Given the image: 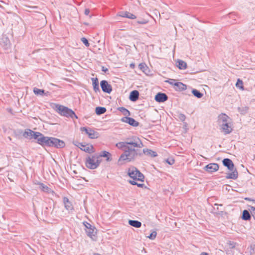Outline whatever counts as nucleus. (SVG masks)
I'll list each match as a JSON object with an SVG mask.
<instances>
[{"instance_id": "nucleus-1", "label": "nucleus", "mask_w": 255, "mask_h": 255, "mask_svg": "<svg viewBox=\"0 0 255 255\" xmlns=\"http://www.w3.org/2000/svg\"><path fill=\"white\" fill-rule=\"evenodd\" d=\"M116 146L124 151L118 160L119 164L122 165L134 160L138 155L136 148H141L143 145L139 138L135 137L132 141L119 142Z\"/></svg>"}, {"instance_id": "nucleus-2", "label": "nucleus", "mask_w": 255, "mask_h": 255, "mask_svg": "<svg viewBox=\"0 0 255 255\" xmlns=\"http://www.w3.org/2000/svg\"><path fill=\"white\" fill-rule=\"evenodd\" d=\"M223 165L228 167V169L232 172L227 174L226 178L228 179H236L238 177V173L236 169L234 168V165L233 161L229 158H225L223 160Z\"/></svg>"}, {"instance_id": "nucleus-3", "label": "nucleus", "mask_w": 255, "mask_h": 255, "mask_svg": "<svg viewBox=\"0 0 255 255\" xmlns=\"http://www.w3.org/2000/svg\"><path fill=\"white\" fill-rule=\"evenodd\" d=\"M100 162L101 160L99 158L98 154H95L86 158L85 164L87 168L95 169L99 166Z\"/></svg>"}, {"instance_id": "nucleus-4", "label": "nucleus", "mask_w": 255, "mask_h": 255, "mask_svg": "<svg viewBox=\"0 0 255 255\" xmlns=\"http://www.w3.org/2000/svg\"><path fill=\"white\" fill-rule=\"evenodd\" d=\"M56 111L61 116L66 117H70L73 118L74 117L76 119L78 118L77 116L75 115L74 111L69 109L68 107L57 104L55 106Z\"/></svg>"}, {"instance_id": "nucleus-5", "label": "nucleus", "mask_w": 255, "mask_h": 255, "mask_svg": "<svg viewBox=\"0 0 255 255\" xmlns=\"http://www.w3.org/2000/svg\"><path fill=\"white\" fill-rule=\"evenodd\" d=\"M128 174L133 179L132 181H144V175L134 167H131L128 168Z\"/></svg>"}, {"instance_id": "nucleus-6", "label": "nucleus", "mask_w": 255, "mask_h": 255, "mask_svg": "<svg viewBox=\"0 0 255 255\" xmlns=\"http://www.w3.org/2000/svg\"><path fill=\"white\" fill-rule=\"evenodd\" d=\"M83 224L85 227V230L87 236L92 239L94 240L95 238H96L97 234L96 228L87 222H84Z\"/></svg>"}, {"instance_id": "nucleus-7", "label": "nucleus", "mask_w": 255, "mask_h": 255, "mask_svg": "<svg viewBox=\"0 0 255 255\" xmlns=\"http://www.w3.org/2000/svg\"><path fill=\"white\" fill-rule=\"evenodd\" d=\"M51 137L45 136L41 132H39L38 138L37 139V143L42 146H49L50 143L51 142Z\"/></svg>"}, {"instance_id": "nucleus-8", "label": "nucleus", "mask_w": 255, "mask_h": 255, "mask_svg": "<svg viewBox=\"0 0 255 255\" xmlns=\"http://www.w3.org/2000/svg\"><path fill=\"white\" fill-rule=\"evenodd\" d=\"M39 132L34 131L30 129L27 128L25 130L22 134V136L25 138L29 139L33 138L35 139H37L38 138V135Z\"/></svg>"}, {"instance_id": "nucleus-9", "label": "nucleus", "mask_w": 255, "mask_h": 255, "mask_svg": "<svg viewBox=\"0 0 255 255\" xmlns=\"http://www.w3.org/2000/svg\"><path fill=\"white\" fill-rule=\"evenodd\" d=\"M65 145V144L63 140L55 137H51V142L50 143L49 147H54L57 148H60L64 147Z\"/></svg>"}, {"instance_id": "nucleus-10", "label": "nucleus", "mask_w": 255, "mask_h": 255, "mask_svg": "<svg viewBox=\"0 0 255 255\" xmlns=\"http://www.w3.org/2000/svg\"><path fill=\"white\" fill-rule=\"evenodd\" d=\"M82 131H85L88 137L91 139L97 138L99 136V133L91 128L86 127L81 128Z\"/></svg>"}, {"instance_id": "nucleus-11", "label": "nucleus", "mask_w": 255, "mask_h": 255, "mask_svg": "<svg viewBox=\"0 0 255 255\" xmlns=\"http://www.w3.org/2000/svg\"><path fill=\"white\" fill-rule=\"evenodd\" d=\"M100 85L104 92L110 94L112 91V87L106 80L101 81Z\"/></svg>"}, {"instance_id": "nucleus-12", "label": "nucleus", "mask_w": 255, "mask_h": 255, "mask_svg": "<svg viewBox=\"0 0 255 255\" xmlns=\"http://www.w3.org/2000/svg\"><path fill=\"white\" fill-rule=\"evenodd\" d=\"M78 147L82 150L89 153H91L94 152V148L92 145L86 144L84 145L83 143H79Z\"/></svg>"}, {"instance_id": "nucleus-13", "label": "nucleus", "mask_w": 255, "mask_h": 255, "mask_svg": "<svg viewBox=\"0 0 255 255\" xmlns=\"http://www.w3.org/2000/svg\"><path fill=\"white\" fill-rule=\"evenodd\" d=\"M219 165L217 163H209L205 167V169L208 172L212 173L219 169Z\"/></svg>"}, {"instance_id": "nucleus-14", "label": "nucleus", "mask_w": 255, "mask_h": 255, "mask_svg": "<svg viewBox=\"0 0 255 255\" xmlns=\"http://www.w3.org/2000/svg\"><path fill=\"white\" fill-rule=\"evenodd\" d=\"M122 121L133 127H137L139 125L138 122L136 121L134 119L130 117H124L122 119Z\"/></svg>"}, {"instance_id": "nucleus-15", "label": "nucleus", "mask_w": 255, "mask_h": 255, "mask_svg": "<svg viewBox=\"0 0 255 255\" xmlns=\"http://www.w3.org/2000/svg\"><path fill=\"white\" fill-rule=\"evenodd\" d=\"M230 118L226 114L222 113L218 116V122L222 125V124H226L229 122Z\"/></svg>"}, {"instance_id": "nucleus-16", "label": "nucleus", "mask_w": 255, "mask_h": 255, "mask_svg": "<svg viewBox=\"0 0 255 255\" xmlns=\"http://www.w3.org/2000/svg\"><path fill=\"white\" fill-rule=\"evenodd\" d=\"M168 96L164 93H158L155 97V100L156 102L161 103L167 100Z\"/></svg>"}, {"instance_id": "nucleus-17", "label": "nucleus", "mask_w": 255, "mask_h": 255, "mask_svg": "<svg viewBox=\"0 0 255 255\" xmlns=\"http://www.w3.org/2000/svg\"><path fill=\"white\" fill-rule=\"evenodd\" d=\"M230 123L229 122L226 124H222V125H221L223 132L226 134L230 133L233 130L231 126L230 125Z\"/></svg>"}, {"instance_id": "nucleus-18", "label": "nucleus", "mask_w": 255, "mask_h": 255, "mask_svg": "<svg viewBox=\"0 0 255 255\" xmlns=\"http://www.w3.org/2000/svg\"><path fill=\"white\" fill-rule=\"evenodd\" d=\"M63 203L65 209L67 210H73L74 209L72 203L69 200V199L64 197L63 199Z\"/></svg>"}, {"instance_id": "nucleus-19", "label": "nucleus", "mask_w": 255, "mask_h": 255, "mask_svg": "<svg viewBox=\"0 0 255 255\" xmlns=\"http://www.w3.org/2000/svg\"><path fill=\"white\" fill-rule=\"evenodd\" d=\"M143 152L145 155L151 157H155L157 156V154L155 151L148 148H144Z\"/></svg>"}, {"instance_id": "nucleus-20", "label": "nucleus", "mask_w": 255, "mask_h": 255, "mask_svg": "<svg viewBox=\"0 0 255 255\" xmlns=\"http://www.w3.org/2000/svg\"><path fill=\"white\" fill-rule=\"evenodd\" d=\"M91 80L92 81V85L93 87V90L95 92L97 93L100 92V88L99 86V81L97 78H92Z\"/></svg>"}, {"instance_id": "nucleus-21", "label": "nucleus", "mask_w": 255, "mask_h": 255, "mask_svg": "<svg viewBox=\"0 0 255 255\" xmlns=\"http://www.w3.org/2000/svg\"><path fill=\"white\" fill-rule=\"evenodd\" d=\"M38 185H39V186L40 189L43 192H44L47 193L53 192V191L50 188H49L47 186L44 184L43 183L39 182L38 183Z\"/></svg>"}, {"instance_id": "nucleus-22", "label": "nucleus", "mask_w": 255, "mask_h": 255, "mask_svg": "<svg viewBox=\"0 0 255 255\" xmlns=\"http://www.w3.org/2000/svg\"><path fill=\"white\" fill-rule=\"evenodd\" d=\"M139 97V92L136 90L132 91L130 92L129 99L132 102L136 101Z\"/></svg>"}, {"instance_id": "nucleus-23", "label": "nucleus", "mask_w": 255, "mask_h": 255, "mask_svg": "<svg viewBox=\"0 0 255 255\" xmlns=\"http://www.w3.org/2000/svg\"><path fill=\"white\" fill-rule=\"evenodd\" d=\"M120 16L123 17L128 18L131 19H135L136 17L134 14L128 11L122 12L120 14Z\"/></svg>"}, {"instance_id": "nucleus-24", "label": "nucleus", "mask_w": 255, "mask_h": 255, "mask_svg": "<svg viewBox=\"0 0 255 255\" xmlns=\"http://www.w3.org/2000/svg\"><path fill=\"white\" fill-rule=\"evenodd\" d=\"M187 89L186 85L180 82H177L175 87V89L176 91H183Z\"/></svg>"}, {"instance_id": "nucleus-25", "label": "nucleus", "mask_w": 255, "mask_h": 255, "mask_svg": "<svg viewBox=\"0 0 255 255\" xmlns=\"http://www.w3.org/2000/svg\"><path fill=\"white\" fill-rule=\"evenodd\" d=\"M33 92L35 95H45L48 96L49 95V92H47L46 93H45V91L44 90L42 89H39L37 88H34L33 89Z\"/></svg>"}, {"instance_id": "nucleus-26", "label": "nucleus", "mask_w": 255, "mask_h": 255, "mask_svg": "<svg viewBox=\"0 0 255 255\" xmlns=\"http://www.w3.org/2000/svg\"><path fill=\"white\" fill-rule=\"evenodd\" d=\"M128 224L129 225L137 228L141 227L142 225L140 222L136 220H129Z\"/></svg>"}, {"instance_id": "nucleus-27", "label": "nucleus", "mask_w": 255, "mask_h": 255, "mask_svg": "<svg viewBox=\"0 0 255 255\" xmlns=\"http://www.w3.org/2000/svg\"><path fill=\"white\" fill-rule=\"evenodd\" d=\"M99 158L100 159L101 157H107V161H110L111 159H110L111 154L106 151H102L100 154H98Z\"/></svg>"}, {"instance_id": "nucleus-28", "label": "nucleus", "mask_w": 255, "mask_h": 255, "mask_svg": "<svg viewBox=\"0 0 255 255\" xmlns=\"http://www.w3.org/2000/svg\"><path fill=\"white\" fill-rule=\"evenodd\" d=\"M251 218V215L248 210H245L243 212L242 219L245 221L250 220Z\"/></svg>"}, {"instance_id": "nucleus-29", "label": "nucleus", "mask_w": 255, "mask_h": 255, "mask_svg": "<svg viewBox=\"0 0 255 255\" xmlns=\"http://www.w3.org/2000/svg\"><path fill=\"white\" fill-rule=\"evenodd\" d=\"M106 111V109L104 107H98L96 108V113L98 115L104 114Z\"/></svg>"}, {"instance_id": "nucleus-30", "label": "nucleus", "mask_w": 255, "mask_h": 255, "mask_svg": "<svg viewBox=\"0 0 255 255\" xmlns=\"http://www.w3.org/2000/svg\"><path fill=\"white\" fill-rule=\"evenodd\" d=\"M192 93L195 97L198 98H201L203 96V94L202 93H201L200 91L195 89H193L192 90Z\"/></svg>"}, {"instance_id": "nucleus-31", "label": "nucleus", "mask_w": 255, "mask_h": 255, "mask_svg": "<svg viewBox=\"0 0 255 255\" xmlns=\"http://www.w3.org/2000/svg\"><path fill=\"white\" fill-rule=\"evenodd\" d=\"M178 66L180 69H185L186 68L187 64L184 61L180 60L178 61Z\"/></svg>"}, {"instance_id": "nucleus-32", "label": "nucleus", "mask_w": 255, "mask_h": 255, "mask_svg": "<svg viewBox=\"0 0 255 255\" xmlns=\"http://www.w3.org/2000/svg\"><path fill=\"white\" fill-rule=\"evenodd\" d=\"M119 110L124 114V115L126 116V117L130 115V112L129 111L124 107L120 108Z\"/></svg>"}, {"instance_id": "nucleus-33", "label": "nucleus", "mask_w": 255, "mask_h": 255, "mask_svg": "<svg viewBox=\"0 0 255 255\" xmlns=\"http://www.w3.org/2000/svg\"><path fill=\"white\" fill-rule=\"evenodd\" d=\"M249 110V108L247 107H245L243 108H239L238 111L241 114H246Z\"/></svg>"}, {"instance_id": "nucleus-34", "label": "nucleus", "mask_w": 255, "mask_h": 255, "mask_svg": "<svg viewBox=\"0 0 255 255\" xmlns=\"http://www.w3.org/2000/svg\"><path fill=\"white\" fill-rule=\"evenodd\" d=\"M236 86L239 88L243 89L244 87L243 81L240 79H238L236 83Z\"/></svg>"}, {"instance_id": "nucleus-35", "label": "nucleus", "mask_w": 255, "mask_h": 255, "mask_svg": "<svg viewBox=\"0 0 255 255\" xmlns=\"http://www.w3.org/2000/svg\"><path fill=\"white\" fill-rule=\"evenodd\" d=\"M129 183L131 184V185H137L138 187H141V188H142L144 186H145L144 184H141V183H138L137 182H136V181H131L130 180L129 181Z\"/></svg>"}, {"instance_id": "nucleus-36", "label": "nucleus", "mask_w": 255, "mask_h": 255, "mask_svg": "<svg viewBox=\"0 0 255 255\" xmlns=\"http://www.w3.org/2000/svg\"><path fill=\"white\" fill-rule=\"evenodd\" d=\"M157 236V233L155 231H153L150 235L149 236H147V237L152 240H154Z\"/></svg>"}, {"instance_id": "nucleus-37", "label": "nucleus", "mask_w": 255, "mask_h": 255, "mask_svg": "<svg viewBox=\"0 0 255 255\" xmlns=\"http://www.w3.org/2000/svg\"><path fill=\"white\" fill-rule=\"evenodd\" d=\"M138 67L140 70H141L143 72H145V71L147 69V66L146 64L144 63H140L138 65Z\"/></svg>"}, {"instance_id": "nucleus-38", "label": "nucleus", "mask_w": 255, "mask_h": 255, "mask_svg": "<svg viewBox=\"0 0 255 255\" xmlns=\"http://www.w3.org/2000/svg\"><path fill=\"white\" fill-rule=\"evenodd\" d=\"M165 82L169 83V84H170L171 85H173L174 86V87H175L176 84L177 83L176 80L175 79H169V80H166Z\"/></svg>"}, {"instance_id": "nucleus-39", "label": "nucleus", "mask_w": 255, "mask_h": 255, "mask_svg": "<svg viewBox=\"0 0 255 255\" xmlns=\"http://www.w3.org/2000/svg\"><path fill=\"white\" fill-rule=\"evenodd\" d=\"M249 210L250 211L252 216L255 220V207L253 206H250Z\"/></svg>"}, {"instance_id": "nucleus-40", "label": "nucleus", "mask_w": 255, "mask_h": 255, "mask_svg": "<svg viewBox=\"0 0 255 255\" xmlns=\"http://www.w3.org/2000/svg\"><path fill=\"white\" fill-rule=\"evenodd\" d=\"M81 40V41L85 44L86 46H89L90 44L88 42V40L85 37H82Z\"/></svg>"}, {"instance_id": "nucleus-41", "label": "nucleus", "mask_w": 255, "mask_h": 255, "mask_svg": "<svg viewBox=\"0 0 255 255\" xmlns=\"http://www.w3.org/2000/svg\"><path fill=\"white\" fill-rule=\"evenodd\" d=\"M178 118L179 119V120L182 121V122H184L185 119H186V116L184 114H180L179 115H178Z\"/></svg>"}, {"instance_id": "nucleus-42", "label": "nucleus", "mask_w": 255, "mask_h": 255, "mask_svg": "<svg viewBox=\"0 0 255 255\" xmlns=\"http://www.w3.org/2000/svg\"><path fill=\"white\" fill-rule=\"evenodd\" d=\"M138 24H144L148 22V20L145 19H143L140 20H138L136 22Z\"/></svg>"}, {"instance_id": "nucleus-43", "label": "nucleus", "mask_w": 255, "mask_h": 255, "mask_svg": "<svg viewBox=\"0 0 255 255\" xmlns=\"http://www.w3.org/2000/svg\"><path fill=\"white\" fill-rule=\"evenodd\" d=\"M250 253L251 254H255V245H252L250 246Z\"/></svg>"}, {"instance_id": "nucleus-44", "label": "nucleus", "mask_w": 255, "mask_h": 255, "mask_svg": "<svg viewBox=\"0 0 255 255\" xmlns=\"http://www.w3.org/2000/svg\"><path fill=\"white\" fill-rule=\"evenodd\" d=\"M230 246L231 247V248L233 249L235 248L236 247V244L233 242H230L229 243Z\"/></svg>"}, {"instance_id": "nucleus-45", "label": "nucleus", "mask_w": 255, "mask_h": 255, "mask_svg": "<svg viewBox=\"0 0 255 255\" xmlns=\"http://www.w3.org/2000/svg\"><path fill=\"white\" fill-rule=\"evenodd\" d=\"M84 13L85 15H88L90 13V10L88 8L85 9Z\"/></svg>"}, {"instance_id": "nucleus-46", "label": "nucleus", "mask_w": 255, "mask_h": 255, "mask_svg": "<svg viewBox=\"0 0 255 255\" xmlns=\"http://www.w3.org/2000/svg\"><path fill=\"white\" fill-rule=\"evenodd\" d=\"M166 162L170 165H172L174 163V160H171L169 161L168 160H167Z\"/></svg>"}, {"instance_id": "nucleus-47", "label": "nucleus", "mask_w": 255, "mask_h": 255, "mask_svg": "<svg viewBox=\"0 0 255 255\" xmlns=\"http://www.w3.org/2000/svg\"><path fill=\"white\" fill-rule=\"evenodd\" d=\"M102 71L106 72L108 71V69L106 68H105L104 66L102 67Z\"/></svg>"}, {"instance_id": "nucleus-48", "label": "nucleus", "mask_w": 255, "mask_h": 255, "mask_svg": "<svg viewBox=\"0 0 255 255\" xmlns=\"http://www.w3.org/2000/svg\"><path fill=\"white\" fill-rule=\"evenodd\" d=\"M200 255H209L208 253L205 252H202L201 253Z\"/></svg>"}, {"instance_id": "nucleus-49", "label": "nucleus", "mask_w": 255, "mask_h": 255, "mask_svg": "<svg viewBox=\"0 0 255 255\" xmlns=\"http://www.w3.org/2000/svg\"><path fill=\"white\" fill-rule=\"evenodd\" d=\"M245 200H247V201H254V200H252V199H251V198H245Z\"/></svg>"}, {"instance_id": "nucleus-50", "label": "nucleus", "mask_w": 255, "mask_h": 255, "mask_svg": "<svg viewBox=\"0 0 255 255\" xmlns=\"http://www.w3.org/2000/svg\"><path fill=\"white\" fill-rule=\"evenodd\" d=\"M134 64H130V67H134Z\"/></svg>"}, {"instance_id": "nucleus-51", "label": "nucleus", "mask_w": 255, "mask_h": 255, "mask_svg": "<svg viewBox=\"0 0 255 255\" xmlns=\"http://www.w3.org/2000/svg\"><path fill=\"white\" fill-rule=\"evenodd\" d=\"M29 7H31V6H29ZM32 7H33V8H37V6H33Z\"/></svg>"}, {"instance_id": "nucleus-52", "label": "nucleus", "mask_w": 255, "mask_h": 255, "mask_svg": "<svg viewBox=\"0 0 255 255\" xmlns=\"http://www.w3.org/2000/svg\"><path fill=\"white\" fill-rule=\"evenodd\" d=\"M218 205H218V204H217V203H216V204H214V206H218Z\"/></svg>"}]
</instances>
